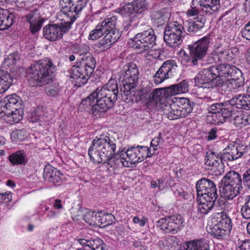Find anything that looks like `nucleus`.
I'll return each mask as SVG.
<instances>
[{
  "label": "nucleus",
  "instance_id": "1",
  "mask_svg": "<svg viewBox=\"0 0 250 250\" xmlns=\"http://www.w3.org/2000/svg\"><path fill=\"white\" fill-rule=\"evenodd\" d=\"M117 142L108 133L97 137L93 140L88 149L90 160L95 164L106 163L114 174L117 173L122 167H131L126 165L128 161L126 156L123 157L122 155L126 153L125 148L119 149L116 153Z\"/></svg>",
  "mask_w": 250,
  "mask_h": 250
},
{
  "label": "nucleus",
  "instance_id": "38",
  "mask_svg": "<svg viewBox=\"0 0 250 250\" xmlns=\"http://www.w3.org/2000/svg\"><path fill=\"white\" fill-rule=\"evenodd\" d=\"M186 250H209V246L205 239H197L187 242Z\"/></svg>",
  "mask_w": 250,
  "mask_h": 250
},
{
  "label": "nucleus",
  "instance_id": "19",
  "mask_svg": "<svg viewBox=\"0 0 250 250\" xmlns=\"http://www.w3.org/2000/svg\"><path fill=\"white\" fill-rule=\"evenodd\" d=\"M177 68L178 65L176 61L169 60L165 61L153 76L154 83L159 84L165 80L174 76Z\"/></svg>",
  "mask_w": 250,
  "mask_h": 250
},
{
  "label": "nucleus",
  "instance_id": "62",
  "mask_svg": "<svg viewBox=\"0 0 250 250\" xmlns=\"http://www.w3.org/2000/svg\"><path fill=\"white\" fill-rule=\"evenodd\" d=\"M16 5L20 9L25 8L26 5V2L24 0H17L16 2Z\"/></svg>",
  "mask_w": 250,
  "mask_h": 250
},
{
  "label": "nucleus",
  "instance_id": "16",
  "mask_svg": "<svg viewBox=\"0 0 250 250\" xmlns=\"http://www.w3.org/2000/svg\"><path fill=\"white\" fill-rule=\"evenodd\" d=\"M156 36L152 28L137 33L132 39V47L142 51L148 50L156 44Z\"/></svg>",
  "mask_w": 250,
  "mask_h": 250
},
{
  "label": "nucleus",
  "instance_id": "11",
  "mask_svg": "<svg viewBox=\"0 0 250 250\" xmlns=\"http://www.w3.org/2000/svg\"><path fill=\"white\" fill-rule=\"evenodd\" d=\"M170 97V94L167 87L156 88L153 91L148 88H143L141 91L140 99L147 106H156L158 103L161 104H169Z\"/></svg>",
  "mask_w": 250,
  "mask_h": 250
},
{
  "label": "nucleus",
  "instance_id": "44",
  "mask_svg": "<svg viewBox=\"0 0 250 250\" xmlns=\"http://www.w3.org/2000/svg\"><path fill=\"white\" fill-rule=\"evenodd\" d=\"M208 120L210 124L219 125L225 122L223 115L219 113H215L208 115Z\"/></svg>",
  "mask_w": 250,
  "mask_h": 250
},
{
  "label": "nucleus",
  "instance_id": "5",
  "mask_svg": "<svg viewBox=\"0 0 250 250\" xmlns=\"http://www.w3.org/2000/svg\"><path fill=\"white\" fill-rule=\"evenodd\" d=\"M95 92L98 94L97 104L93 106V114L100 117L113 106L117 100L119 91L117 81L111 78L100 90L97 88Z\"/></svg>",
  "mask_w": 250,
  "mask_h": 250
},
{
  "label": "nucleus",
  "instance_id": "61",
  "mask_svg": "<svg viewBox=\"0 0 250 250\" xmlns=\"http://www.w3.org/2000/svg\"><path fill=\"white\" fill-rule=\"evenodd\" d=\"M62 201L60 199L55 200L53 207L54 208L57 209H60L62 208Z\"/></svg>",
  "mask_w": 250,
  "mask_h": 250
},
{
  "label": "nucleus",
  "instance_id": "59",
  "mask_svg": "<svg viewBox=\"0 0 250 250\" xmlns=\"http://www.w3.org/2000/svg\"><path fill=\"white\" fill-rule=\"evenodd\" d=\"M217 128L216 127H214L211 129V130L208 132V140H213L215 139L217 137Z\"/></svg>",
  "mask_w": 250,
  "mask_h": 250
},
{
  "label": "nucleus",
  "instance_id": "10",
  "mask_svg": "<svg viewBox=\"0 0 250 250\" xmlns=\"http://www.w3.org/2000/svg\"><path fill=\"white\" fill-rule=\"evenodd\" d=\"M139 71L136 64L133 62H129L124 65L121 71L119 80L123 85V92L125 96H128L134 92V89L138 83Z\"/></svg>",
  "mask_w": 250,
  "mask_h": 250
},
{
  "label": "nucleus",
  "instance_id": "21",
  "mask_svg": "<svg viewBox=\"0 0 250 250\" xmlns=\"http://www.w3.org/2000/svg\"><path fill=\"white\" fill-rule=\"evenodd\" d=\"M197 195V200L199 202L198 213L202 215L208 214L215 205L218 197L217 193H198Z\"/></svg>",
  "mask_w": 250,
  "mask_h": 250
},
{
  "label": "nucleus",
  "instance_id": "29",
  "mask_svg": "<svg viewBox=\"0 0 250 250\" xmlns=\"http://www.w3.org/2000/svg\"><path fill=\"white\" fill-rule=\"evenodd\" d=\"M222 183H229L232 186L242 188V180L241 175L233 170L229 171L222 179Z\"/></svg>",
  "mask_w": 250,
  "mask_h": 250
},
{
  "label": "nucleus",
  "instance_id": "31",
  "mask_svg": "<svg viewBox=\"0 0 250 250\" xmlns=\"http://www.w3.org/2000/svg\"><path fill=\"white\" fill-rule=\"evenodd\" d=\"M205 164L207 166L214 167H222L223 166L221 154L212 151H208L206 155Z\"/></svg>",
  "mask_w": 250,
  "mask_h": 250
},
{
  "label": "nucleus",
  "instance_id": "20",
  "mask_svg": "<svg viewBox=\"0 0 250 250\" xmlns=\"http://www.w3.org/2000/svg\"><path fill=\"white\" fill-rule=\"evenodd\" d=\"M147 3L146 0H133L124 6L117 8L116 12L123 17L131 14H141L147 9Z\"/></svg>",
  "mask_w": 250,
  "mask_h": 250
},
{
  "label": "nucleus",
  "instance_id": "13",
  "mask_svg": "<svg viewBox=\"0 0 250 250\" xmlns=\"http://www.w3.org/2000/svg\"><path fill=\"white\" fill-rule=\"evenodd\" d=\"M184 31L183 25L177 21H170L166 27L164 39L166 44L175 47L181 43L182 34Z\"/></svg>",
  "mask_w": 250,
  "mask_h": 250
},
{
  "label": "nucleus",
  "instance_id": "47",
  "mask_svg": "<svg viewBox=\"0 0 250 250\" xmlns=\"http://www.w3.org/2000/svg\"><path fill=\"white\" fill-rule=\"evenodd\" d=\"M95 212L96 211L89 210L83 215V219L90 225L95 226L97 221L95 219Z\"/></svg>",
  "mask_w": 250,
  "mask_h": 250
},
{
  "label": "nucleus",
  "instance_id": "35",
  "mask_svg": "<svg viewBox=\"0 0 250 250\" xmlns=\"http://www.w3.org/2000/svg\"><path fill=\"white\" fill-rule=\"evenodd\" d=\"M13 83V78L9 73L0 69V94L7 90Z\"/></svg>",
  "mask_w": 250,
  "mask_h": 250
},
{
  "label": "nucleus",
  "instance_id": "36",
  "mask_svg": "<svg viewBox=\"0 0 250 250\" xmlns=\"http://www.w3.org/2000/svg\"><path fill=\"white\" fill-rule=\"evenodd\" d=\"M167 11V9H162L159 11H154L152 12L151 20L156 26H161L165 23L168 16Z\"/></svg>",
  "mask_w": 250,
  "mask_h": 250
},
{
  "label": "nucleus",
  "instance_id": "2",
  "mask_svg": "<svg viewBox=\"0 0 250 250\" xmlns=\"http://www.w3.org/2000/svg\"><path fill=\"white\" fill-rule=\"evenodd\" d=\"M88 0H60L61 12L67 21L60 24H48L43 28L45 38L55 41L62 37L71 28L76 16L86 5Z\"/></svg>",
  "mask_w": 250,
  "mask_h": 250
},
{
  "label": "nucleus",
  "instance_id": "25",
  "mask_svg": "<svg viewBox=\"0 0 250 250\" xmlns=\"http://www.w3.org/2000/svg\"><path fill=\"white\" fill-rule=\"evenodd\" d=\"M197 194L217 193V188L214 182L207 178H203L199 180L196 184Z\"/></svg>",
  "mask_w": 250,
  "mask_h": 250
},
{
  "label": "nucleus",
  "instance_id": "7",
  "mask_svg": "<svg viewBox=\"0 0 250 250\" xmlns=\"http://www.w3.org/2000/svg\"><path fill=\"white\" fill-rule=\"evenodd\" d=\"M22 100L16 94L5 96L1 102L2 115L4 121L9 124L14 125L19 123L22 119V114L20 108Z\"/></svg>",
  "mask_w": 250,
  "mask_h": 250
},
{
  "label": "nucleus",
  "instance_id": "55",
  "mask_svg": "<svg viewBox=\"0 0 250 250\" xmlns=\"http://www.w3.org/2000/svg\"><path fill=\"white\" fill-rule=\"evenodd\" d=\"M236 250H250V239L242 241L241 244L236 248Z\"/></svg>",
  "mask_w": 250,
  "mask_h": 250
},
{
  "label": "nucleus",
  "instance_id": "41",
  "mask_svg": "<svg viewBox=\"0 0 250 250\" xmlns=\"http://www.w3.org/2000/svg\"><path fill=\"white\" fill-rule=\"evenodd\" d=\"M27 135V132L26 130L24 129L16 130L11 133V138L13 141L17 142L24 140Z\"/></svg>",
  "mask_w": 250,
  "mask_h": 250
},
{
  "label": "nucleus",
  "instance_id": "9",
  "mask_svg": "<svg viewBox=\"0 0 250 250\" xmlns=\"http://www.w3.org/2000/svg\"><path fill=\"white\" fill-rule=\"evenodd\" d=\"M175 101L172 103L165 105L163 108L164 113L168 119L174 120L182 118L188 116L193 109V104H192L190 101L185 98H175Z\"/></svg>",
  "mask_w": 250,
  "mask_h": 250
},
{
  "label": "nucleus",
  "instance_id": "37",
  "mask_svg": "<svg viewBox=\"0 0 250 250\" xmlns=\"http://www.w3.org/2000/svg\"><path fill=\"white\" fill-rule=\"evenodd\" d=\"M167 89L171 96L180 93H185L189 90L188 82L184 80L177 84L167 87Z\"/></svg>",
  "mask_w": 250,
  "mask_h": 250
},
{
  "label": "nucleus",
  "instance_id": "4",
  "mask_svg": "<svg viewBox=\"0 0 250 250\" xmlns=\"http://www.w3.org/2000/svg\"><path fill=\"white\" fill-rule=\"evenodd\" d=\"M55 66L49 58L40 60L27 69V79L32 86H42L53 81Z\"/></svg>",
  "mask_w": 250,
  "mask_h": 250
},
{
  "label": "nucleus",
  "instance_id": "51",
  "mask_svg": "<svg viewBox=\"0 0 250 250\" xmlns=\"http://www.w3.org/2000/svg\"><path fill=\"white\" fill-rule=\"evenodd\" d=\"M222 107V103H214L208 106V110L209 114L219 113Z\"/></svg>",
  "mask_w": 250,
  "mask_h": 250
},
{
  "label": "nucleus",
  "instance_id": "46",
  "mask_svg": "<svg viewBox=\"0 0 250 250\" xmlns=\"http://www.w3.org/2000/svg\"><path fill=\"white\" fill-rule=\"evenodd\" d=\"M44 21L43 19H40L37 21H30L29 29L32 34H35L40 31L42 27Z\"/></svg>",
  "mask_w": 250,
  "mask_h": 250
},
{
  "label": "nucleus",
  "instance_id": "22",
  "mask_svg": "<svg viewBox=\"0 0 250 250\" xmlns=\"http://www.w3.org/2000/svg\"><path fill=\"white\" fill-rule=\"evenodd\" d=\"M243 146L229 144L223 150L221 156L223 161H231L238 159L243 154Z\"/></svg>",
  "mask_w": 250,
  "mask_h": 250
},
{
  "label": "nucleus",
  "instance_id": "33",
  "mask_svg": "<svg viewBox=\"0 0 250 250\" xmlns=\"http://www.w3.org/2000/svg\"><path fill=\"white\" fill-rule=\"evenodd\" d=\"M8 159L13 166H25L27 163V156L23 150H19L12 153Z\"/></svg>",
  "mask_w": 250,
  "mask_h": 250
},
{
  "label": "nucleus",
  "instance_id": "39",
  "mask_svg": "<svg viewBox=\"0 0 250 250\" xmlns=\"http://www.w3.org/2000/svg\"><path fill=\"white\" fill-rule=\"evenodd\" d=\"M205 22L206 18L204 16L198 17L193 21L188 22L187 30L190 33H195L204 27Z\"/></svg>",
  "mask_w": 250,
  "mask_h": 250
},
{
  "label": "nucleus",
  "instance_id": "27",
  "mask_svg": "<svg viewBox=\"0 0 250 250\" xmlns=\"http://www.w3.org/2000/svg\"><path fill=\"white\" fill-rule=\"evenodd\" d=\"M248 95H239L232 98L229 102L231 106L245 110L250 109V94Z\"/></svg>",
  "mask_w": 250,
  "mask_h": 250
},
{
  "label": "nucleus",
  "instance_id": "23",
  "mask_svg": "<svg viewBox=\"0 0 250 250\" xmlns=\"http://www.w3.org/2000/svg\"><path fill=\"white\" fill-rule=\"evenodd\" d=\"M194 3H199L200 10L208 15L216 13L220 7V0H193Z\"/></svg>",
  "mask_w": 250,
  "mask_h": 250
},
{
  "label": "nucleus",
  "instance_id": "3",
  "mask_svg": "<svg viewBox=\"0 0 250 250\" xmlns=\"http://www.w3.org/2000/svg\"><path fill=\"white\" fill-rule=\"evenodd\" d=\"M117 18H108L100 21L89 34L88 39L96 40L104 36L99 42L98 47L105 50L109 48L120 38L121 34L116 28Z\"/></svg>",
  "mask_w": 250,
  "mask_h": 250
},
{
  "label": "nucleus",
  "instance_id": "60",
  "mask_svg": "<svg viewBox=\"0 0 250 250\" xmlns=\"http://www.w3.org/2000/svg\"><path fill=\"white\" fill-rule=\"evenodd\" d=\"M102 211H98L95 212V219H96V224H95V226H100L101 223V219L102 217Z\"/></svg>",
  "mask_w": 250,
  "mask_h": 250
},
{
  "label": "nucleus",
  "instance_id": "49",
  "mask_svg": "<svg viewBox=\"0 0 250 250\" xmlns=\"http://www.w3.org/2000/svg\"><path fill=\"white\" fill-rule=\"evenodd\" d=\"M12 192L9 191H2L0 189V202L8 203L12 201Z\"/></svg>",
  "mask_w": 250,
  "mask_h": 250
},
{
  "label": "nucleus",
  "instance_id": "43",
  "mask_svg": "<svg viewBox=\"0 0 250 250\" xmlns=\"http://www.w3.org/2000/svg\"><path fill=\"white\" fill-rule=\"evenodd\" d=\"M163 141L161 133H159L158 136L154 137L152 140L149 149H151V152L153 153V155L155 154L156 151L161 147V144H163Z\"/></svg>",
  "mask_w": 250,
  "mask_h": 250
},
{
  "label": "nucleus",
  "instance_id": "45",
  "mask_svg": "<svg viewBox=\"0 0 250 250\" xmlns=\"http://www.w3.org/2000/svg\"><path fill=\"white\" fill-rule=\"evenodd\" d=\"M241 213L243 218L250 219V195L247 198L244 205L242 206Z\"/></svg>",
  "mask_w": 250,
  "mask_h": 250
},
{
  "label": "nucleus",
  "instance_id": "63",
  "mask_svg": "<svg viewBox=\"0 0 250 250\" xmlns=\"http://www.w3.org/2000/svg\"><path fill=\"white\" fill-rule=\"evenodd\" d=\"M175 194L176 196H181V197H183L184 198H185L188 195V193L186 191L182 190L181 191L179 190H176L175 191Z\"/></svg>",
  "mask_w": 250,
  "mask_h": 250
},
{
  "label": "nucleus",
  "instance_id": "57",
  "mask_svg": "<svg viewBox=\"0 0 250 250\" xmlns=\"http://www.w3.org/2000/svg\"><path fill=\"white\" fill-rule=\"evenodd\" d=\"M60 92V89L54 87H49L46 93L48 96L55 97L57 96Z\"/></svg>",
  "mask_w": 250,
  "mask_h": 250
},
{
  "label": "nucleus",
  "instance_id": "15",
  "mask_svg": "<svg viewBox=\"0 0 250 250\" xmlns=\"http://www.w3.org/2000/svg\"><path fill=\"white\" fill-rule=\"evenodd\" d=\"M216 68L210 66L200 71L196 78V86L204 88H214L220 86V82L216 78Z\"/></svg>",
  "mask_w": 250,
  "mask_h": 250
},
{
  "label": "nucleus",
  "instance_id": "26",
  "mask_svg": "<svg viewBox=\"0 0 250 250\" xmlns=\"http://www.w3.org/2000/svg\"><path fill=\"white\" fill-rule=\"evenodd\" d=\"M227 55L225 49L219 45L215 47L212 52L208 55L206 62L209 64L222 63L225 61Z\"/></svg>",
  "mask_w": 250,
  "mask_h": 250
},
{
  "label": "nucleus",
  "instance_id": "40",
  "mask_svg": "<svg viewBox=\"0 0 250 250\" xmlns=\"http://www.w3.org/2000/svg\"><path fill=\"white\" fill-rule=\"evenodd\" d=\"M218 206L221 211L215 213V214L224 213L229 215L228 212H230L232 209V206L230 204L224 200L218 199L216 205Z\"/></svg>",
  "mask_w": 250,
  "mask_h": 250
},
{
  "label": "nucleus",
  "instance_id": "56",
  "mask_svg": "<svg viewBox=\"0 0 250 250\" xmlns=\"http://www.w3.org/2000/svg\"><path fill=\"white\" fill-rule=\"evenodd\" d=\"M133 222L135 224H138L140 227H144L146 223L148 222L147 218L143 217L142 218L140 219L138 216H135L133 218Z\"/></svg>",
  "mask_w": 250,
  "mask_h": 250
},
{
  "label": "nucleus",
  "instance_id": "54",
  "mask_svg": "<svg viewBox=\"0 0 250 250\" xmlns=\"http://www.w3.org/2000/svg\"><path fill=\"white\" fill-rule=\"evenodd\" d=\"M241 33L243 38L248 40H250V21L245 25Z\"/></svg>",
  "mask_w": 250,
  "mask_h": 250
},
{
  "label": "nucleus",
  "instance_id": "42",
  "mask_svg": "<svg viewBox=\"0 0 250 250\" xmlns=\"http://www.w3.org/2000/svg\"><path fill=\"white\" fill-rule=\"evenodd\" d=\"M115 217L112 214L102 211L100 227H104L111 225L115 221Z\"/></svg>",
  "mask_w": 250,
  "mask_h": 250
},
{
  "label": "nucleus",
  "instance_id": "58",
  "mask_svg": "<svg viewBox=\"0 0 250 250\" xmlns=\"http://www.w3.org/2000/svg\"><path fill=\"white\" fill-rule=\"evenodd\" d=\"M243 180L244 183L250 186V167L244 173Z\"/></svg>",
  "mask_w": 250,
  "mask_h": 250
},
{
  "label": "nucleus",
  "instance_id": "12",
  "mask_svg": "<svg viewBox=\"0 0 250 250\" xmlns=\"http://www.w3.org/2000/svg\"><path fill=\"white\" fill-rule=\"evenodd\" d=\"M184 217L180 214L167 216L160 219L157 226L166 233L174 234L180 231L185 226Z\"/></svg>",
  "mask_w": 250,
  "mask_h": 250
},
{
  "label": "nucleus",
  "instance_id": "24",
  "mask_svg": "<svg viewBox=\"0 0 250 250\" xmlns=\"http://www.w3.org/2000/svg\"><path fill=\"white\" fill-rule=\"evenodd\" d=\"M43 175L46 181L58 185L61 184L63 177L60 171L51 165L45 167Z\"/></svg>",
  "mask_w": 250,
  "mask_h": 250
},
{
  "label": "nucleus",
  "instance_id": "17",
  "mask_svg": "<svg viewBox=\"0 0 250 250\" xmlns=\"http://www.w3.org/2000/svg\"><path fill=\"white\" fill-rule=\"evenodd\" d=\"M126 153L122 154L123 157L125 155L128 160L126 165L131 166L133 164L143 161L145 159L149 158L153 155L151 149L147 146H131L127 149H125Z\"/></svg>",
  "mask_w": 250,
  "mask_h": 250
},
{
  "label": "nucleus",
  "instance_id": "32",
  "mask_svg": "<svg viewBox=\"0 0 250 250\" xmlns=\"http://www.w3.org/2000/svg\"><path fill=\"white\" fill-rule=\"evenodd\" d=\"M14 16L7 9H0V30L11 27L14 23Z\"/></svg>",
  "mask_w": 250,
  "mask_h": 250
},
{
  "label": "nucleus",
  "instance_id": "8",
  "mask_svg": "<svg viewBox=\"0 0 250 250\" xmlns=\"http://www.w3.org/2000/svg\"><path fill=\"white\" fill-rule=\"evenodd\" d=\"M209 233L217 239H225L228 237L232 228V220L229 215L224 213L213 214L211 217Z\"/></svg>",
  "mask_w": 250,
  "mask_h": 250
},
{
  "label": "nucleus",
  "instance_id": "18",
  "mask_svg": "<svg viewBox=\"0 0 250 250\" xmlns=\"http://www.w3.org/2000/svg\"><path fill=\"white\" fill-rule=\"evenodd\" d=\"M216 68L217 72H215L216 78L220 82V85L222 84V81L224 80L231 81V83H236L239 80L240 70L234 65H230L227 64H223L217 66H213Z\"/></svg>",
  "mask_w": 250,
  "mask_h": 250
},
{
  "label": "nucleus",
  "instance_id": "34",
  "mask_svg": "<svg viewBox=\"0 0 250 250\" xmlns=\"http://www.w3.org/2000/svg\"><path fill=\"white\" fill-rule=\"evenodd\" d=\"M222 194L224 198L228 200H232L238 195L242 188H239L229 184V183H222Z\"/></svg>",
  "mask_w": 250,
  "mask_h": 250
},
{
  "label": "nucleus",
  "instance_id": "28",
  "mask_svg": "<svg viewBox=\"0 0 250 250\" xmlns=\"http://www.w3.org/2000/svg\"><path fill=\"white\" fill-rule=\"evenodd\" d=\"M97 92L94 91L86 98L83 99L79 106L80 111L93 112V106L97 104Z\"/></svg>",
  "mask_w": 250,
  "mask_h": 250
},
{
  "label": "nucleus",
  "instance_id": "6",
  "mask_svg": "<svg viewBox=\"0 0 250 250\" xmlns=\"http://www.w3.org/2000/svg\"><path fill=\"white\" fill-rule=\"evenodd\" d=\"M81 61L76 62L70 70L71 78L76 80V85L81 87L85 84L92 74L96 67V60L89 52L82 55Z\"/></svg>",
  "mask_w": 250,
  "mask_h": 250
},
{
  "label": "nucleus",
  "instance_id": "64",
  "mask_svg": "<svg viewBox=\"0 0 250 250\" xmlns=\"http://www.w3.org/2000/svg\"><path fill=\"white\" fill-rule=\"evenodd\" d=\"M244 118L245 120L246 126L250 125V114H244Z\"/></svg>",
  "mask_w": 250,
  "mask_h": 250
},
{
  "label": "nucleus",
  "instance_id": "52",
  "mask_svg": "<svg viewBox=\"0 0 250 250\" xmlns=\"http://www.w3.org/2000/svg\"><path fill=\"white\" fill-rule=\"evenodd\" d=\"M20 57L17 53H13L9 54L5 61L7 65H13L16 64L17 61L19 60Z\"/></svg>",
  "mask_w": 250,
  "mask_h": 250
},
{
  "label": "nucleus",
  "instance_id": "30",
  "mask_svg": "<svg viewBox=\"0 0 250 250\" xmlns=\"http://www.w3.org/2000/svg\"><path fill=\"white\" fill-rule=\"evenodd\" d=\"M77 241L82 246H84L85 247L87 246L88 250H104V243L100 238H80Z\"/></svg>",
  "mask_w": 250,
  "mask_h": 250
},
{
  "label": "nucleus",
  "instance_id": "53",
  "mask_svg": "<svg viewBox=\"0 0 250 250\" xmlns=\"http://www.w3.org/2000/svg\"><path fill=\"white\" fill-rule=\"evenodd\" d=\"M232 111V109L231 107H226V105L223 104V107L220 111V113L223 115V117L226 120L227 118L231 115Z\"/></svg>",
  "mask_w": 250,
  "mask_h": 250
},
{
  "label": "nucleus",
  "instance_id": "48",
  "mask_svg": "<svg viewBox=\"0 0 250 250\" xmlns=\"http://www.w3.org/2000/svg\"><path fill=\"white\" fill-rule=\"evenodd\" d=\"M199 3H193V0H192L190 8L187 11L186 14L188 17L197 16L199 14Z\"/></svg>",
  "mask_w": 250,
  "mask_h": 250
},
{
  "label": "nucleus",
  "instance_id": "14",
  "mask_svg": "<svg viewBox=\"0 0 250 250\" xmlns=\"http://www.w3.org/2000/svg\"><path fill=\"white\" fill-rule=\"evenodd\" d=\"M210 43V38L204 37L192 44L188 45L189 51L188 62L195 65L199 60H201L206 56ZM188 57V56L187 55Z\"/></svg>",
  "mask_w": 250,
  "mask_h": 250
},
{
  "label": "nucleus",
  "instance_id": "50",
  "mask_svg": "<svg viewBox=\"0 0 250 250\" xmlns=\"http://www.w3.org/2000/svg\"><path fill=\"white\" fill-rule=\"evenodd\" d=\"M233 124L237 127L241 128L246 126L244 114H240L235 116L233 119Z\"/></svg>",
  "mask_w": 250,
  "mask_h": 250
}]
</instances>
